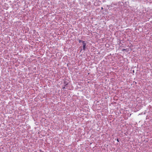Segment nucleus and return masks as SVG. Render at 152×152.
I'll use <instances>...</instances> for the list:
<instances>
[{"instance_id": "obj_4", "label": "nucleus", "mask_w": 152, "mask_h": 152, "mask_svg": "<svg viewBox=\"0 0 152 152\" xmlns=\"http://www.w3.org/2000/svg\"><path fill=\"white\" fill-rule=\"evenodd\" d=\"M65 88V87H64L63 88Z\"/></svg>"}, {"instance_id": "obj_3", "label": "nucleus", "mask_w": 152, "mask_h": 152, "mask_svg": "<svg viewBox=\"0 0 152 152\" xmlns=\"http://www.w3.org/2000/svg\"><path fill=\"white\" fill-rule=\"evenodd\" d=\"M117 141L118 142H119V140H118V139H117Z\"/></svg>"}, {"instance_id": "obj_1", "label": "nucleus", "mask_w": 152, "mask_h": 152, "mask_svg": "<svg viewBox=\"0 0 152 152\" xmlns=\"http://www.w3.org/2000/svg\"><path fill=\"white\" fill-rule=\"evenodd\" d=\"M83 50H85L86 48V44L85 43L84 41L83 42Z\"/></svg>"}, {"instance_id": "obj_2", "label": "nucleus", "mask_w": 152, "mask_h": 152, "mask_svg": "<svg viewBox=\"0 0 152 152\" xmlns=\"http://www.w3.org/2000/svg\"><path fill=\"white\" fill-rule=\"evenodd\" d=\"M81 42V40H79V42Z\"/></svg>"}]
</instances>
